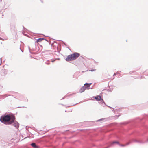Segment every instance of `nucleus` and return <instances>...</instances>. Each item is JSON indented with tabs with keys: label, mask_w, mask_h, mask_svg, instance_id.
Here are the masks:
<instances>
[{
	"label": "nucleus",
	"mask_w": 148,
	"mask_h": 148,
	"mask_svg": "<svg viewBox=\"0 0 148 148\" xmlns=\"http://www.w3.org/2000/svg\"><path fill=\"white\" fill-rule=\"evenodd\" d=\"M115 143H116V144H119V143L118 141H114V142H112V144H115Z\"/></svg>",
	"instance_id": "obj_11"
},
{
	"label": "nucleus",
	"mask_w": 148,
	"mask_h": 148,
	"mask_svg": "<svg viewBox=\"0 0 148 148\" xmlns=\"http://www.w3.org/2000/svg\"><path fill=\"white\" fill-rule=\"evenodd\" d=\"M94 98H95V99L97 101H100L101 100H102V101H103V100L102 99H101V97L99 95L95 97H94Z\"/></svg>",
	"instance_id": "obj_5"
},
{
	"label": "nucleus",
	"mask_w": 148,
	"mask_h": 148,
	"mask_svg": "<svg viewBox=\"0 0 148 148\" xmlns=\"http://www.w3.org/2000/svg\"><path fill=\"white\" fill-rule=\"evenodd\" d=\"M31 145L34 148H36L37 146L34 143H33L31 144Z\"/></svg>",
	"instance_id": "obj_10"
},
{
	"label": "nucleus",
	"mask_w": 148,
	"mask_h": 148,
	"mask_svg": "<svg viewBox=\"0 0 148 148\" xmlns=\"http://www.w3.org/2000/svg\"><path fill=\"white\" fill-rule=\"evenodd\" d=\"M15 119V116H14L6 115L1 117L0 121L5 124L10 125L14 122Z\"/></svg>",
	"instance_id": "obj_1"
},
{
	"label": "nucleus",
	"mask_w": 148,
	"mask_h": 148,
	"mask_svg": "<svg viewBox=\"0 0 148 148\" xmlns=\"http://www.w3.org/2000/svg\"><path fill=\"white\" fill-rule=\"evenodd\" d=\"M79 56V53H74L67 56L65 60L67 62L73 61L76 59Z\"/></svg>",
	"instance_id": "obj_2"
},
{
	"label": "nucleus",
	"mask_w": 148,
	"mask_h": 148,
	"mask_svg": "<svg viewBox=\"0 0 148 148\" xmlns=\"http://www.w3.org/2000/svg\"><path fill=\"white\" fill-rule=\"evenodd\" d=\"M86 89V88L84 86L82 87L80 90V92L82 93L84 92L85 90Z\"/></svg>",
	"instance_id": "obj_7"
},
{
	"label": "nucleus",
	"mask_w": 148,
	"mask_h": 148,
	"mask_svg": "<svg viewBox=\"0 0 148 148\" xmlns=\"http://www.w3.org/2000/svg\"><path fill=\"white\" fill-rule=\"evenodd\" d=\"M92 84V83H86L84 84V86L86 88V89H88L90 88V86Z\"/></svg>",
	"instance_id": "obj_4"
},
{
	"label": "nucleus",
	"mask_w": 148,
	"mask_h": 148,
	"mask_svg": "<svg viewBox=\"0 0 148 148\" xmlns=\"http://www.w3.org/2000/svg\"><path fill=\"white\" fill-rule=\"evenodd\" d=\"M7 74L6 70L3 68L0 71V74L2 76H5Z\"/></svg>",
	"instance_id": "obj_3"
},
{
	"label": "nucleus",
	"mask_w": 148,
	"mask_h": 148,
	"mask_svg": "<svg viewBox=\"0 0 148 148\" xmlns=\"http://www.w3.org/2000/svg\"><path fill=\"white\" fill-rule=\"evenodd\" d=\"M130 144L129 143H126V144H119V145L120 146H122V147H124V146H126V145H128V144Z\"/></svg>",
	"instance_id": "obj_8"
},
{
	"label": "nucleus",
	"mask_w": 148,
	"mask_h": 148,
	"mask_svg": "<svg viewBox=\"0 0 148 148\" xmlns=\"http://www.w3.org/2000/svg\"><path fill=\"white\" fill-rule=\"evenodd\" d=\"M114 75H115V73H114Z\"/></svg>",
	"instance_id": "obj_14"
},
{
	"label": "nucleus",
	"mask_w": 148,
	"mask_h": 148,
	"mask_svg": "<svg viewBox=\"0 0 148 148\" xmlns=\"http://www.w3.org/2000/svg\"><path fill=\"white\" fill-rule=\"evenodd\" d=\"M44 39L43 38H39L37 40V42H41L42 40H43Z\"/></svg>",
	"instance_id": "obj_9"
},
{
	"label": "nucleus",
	"mask_w": 148,
	"mask_h": 148,
	"mask_svg": "<svg viewBox=\"0 0 148 148\" xmlns=\"http://www.w3.org/2000/svg\"><path fill=\"white\" fill-rule=\"evenodd\" d=\"M14 123L13 125L16 127L18 128L19 127V123L17 122H14Z\"/></svg>",
	"instance_id": "obj_6"
},
{
	"label": "nucleus",
	"mask_w": 148,
	"mask_h": 148,
	"mask_svg": "<svg viewBox=\"0 0 148 148\" xmlns=\"http://www.w3.org/2000/svg\"><path fill=\"white\" fill-rule=\"evenodd\" d=\"M55 60H52V62H53L54 61H55Z\"/></svg>",
	"instance_id": "obj_13"
},
{
	"label": "nucleus",
	"mask_w": 148,
	"mask_h": 148,
	"mask_svg": "<svg viewBox=\"0 0 148 148\" xmlns=\"http://www.w3.org/2000/svg\"><path fill=\"white\" fill-rule=\"evenodd\" d=\"M95 70H96L95 69H93V70H90L89 71H95Z\"/></svg>",
	"instance_id": "obj_12"
}]
</instances>
